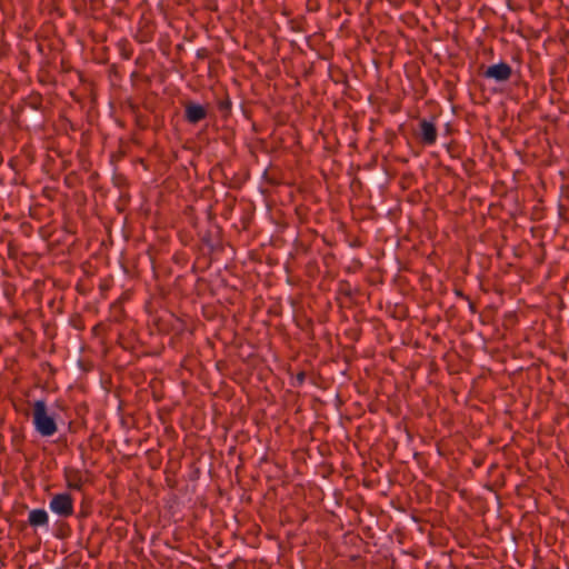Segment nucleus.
<instances>
[{
    "label": "nucleus",
    "instance_id": "1",
    "mask_svg": "<svg viewBox=\"0 0 569 569\" xmlns=\"http://www.w3.org/2000/svg\"><path fill=\"white\" fill-rule=\"evenodd\" d=\"M32 422L36 431L42 437H51L58 431L54 418L49 415L47 403L37 400L32 406Z\"/></svg>",
    "mask_w": 569,
    "mask_h": 569
},
{
    "label": "nucleus",
    "instance_id": "2",
    "mask_svg": "<svg viewBox=\"0 0 569 569\" xmlns=\"http://www.w3.org/2000/svg\"><path fill=\"white\" fill-rule=\"evenodd\" d=\"M50 510L61 518H69L74 513V500L68 492L56 493L49 502Z\"/></svg>",
    "mask_w": 569,
    "mask_h": 569
},
{
    "label": "nucleus",
    "instance_id": "3",
    "mask_svg": "<svg viewBox=\"0 0 569 569\" xmlns=\"http://www.w3.org/2000/svg\"><path fill=\"white\" fill-rule=\"evenodd\" d=\"M512 74L511 67L506 62L492 64L487 68L483 76L488 79H493L498 82H505L510 79Z\"/></svg>",
    "mask_w": 569,
    "mask_h": 569
},
{
    "label": "nucleus",
    "instance_id": "4",
    "mask_svg": "<svg viewBox=\"0 0 569 569\" xmlns=\"http://www.w3.org/2000/svg\"><path fill=\"white\" fill-rule=\"evenodd\" d=\"M63 477L69 489L78 491L81 490L83 485V476L79 469L67 467L63 470Z\"/></svg>",
    "mask_w": 569,
    "mask_h": 569
},
{
    "label": "nucleus",
    "instance_id": "5",
    "mask_svg": "<svg viewBox=\"0 0 569 569\" xmlns=\"http://www.w3.org/2000/svg\"><path fill=\"white\" fill-rule=\"evenodd\" d=\"M419 126L421 141L427 146L435 144L437 141V128L435 123L423 119L420 121Z\"/></svg>",
    "mask_w": 569,
    "mask_h": 569
},
{
    "label": "nucleus",
    "instance_id": "6",
    "mask_svg": "<svg viewBox=\"0 0 569 569\" xmlns=\"http://www.w3.org/2000/svg\"><path fill=\"white\" fill-rule=\"evenodd\" d=\"M184 117L190 123H198L207 117V110L197 103H188L184 110Z\"/></svg>",
    "mask_w": 569,
    "mask_h": 569
},
{
    "label": "nucleus",
    "instance_id": "7",
    "mask_svg": "<svg viewBox=\"0 0 569 569\" xmlns=\"http://www.w3.org/2000/svg\"><path fill=\"white\" fill-rule=\"evenodd\" d=\"M28 521L31 527H47L49 516L44 509H33L29 512Z\"/></svg>",
    "mask_w": 569,
    "mask_h": 569
}]
</instances>
